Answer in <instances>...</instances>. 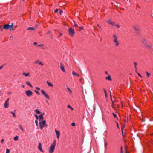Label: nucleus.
I'll use <instances>...</instances> for the list:
<instances>
[{
  "instance_id": "obj_56",
  "label": "nucleus",
  "mask_w": 153,
  "mask_h": 153,
  "mask_svg": "<svg viewBox=\"0 0 153 153\" xmlns=\"http://www.w3.org/2000/svg\"><path fill=\"white\" fill-rule=\"evenodd\" d=\"M37 44V43L36 42H34V45H36Z\"/></svg>"
},
{
  "instance_id": "obj_20",
  "label": "nucleus",
  "mask_w": 153,
  "mask_h": 153,
  "mask_svg": "<svg viewBox=\"0 0 153 153\" xmlns=\"http://www.w3.org/2000/svg\"><path fill=\"white\" fill-rule=\"evenodd\" d=\"M26 83L29 86H30L32 88L33 86L30 83L29 81H27L26 82Z\"/></svg>"
},
{
  "instance_id": "obj_63",
  "label": "nucleus",
  "mask_w": 153,
  "mask_h": 153,
  "mask_svg": "<svg viewBox=\"0 0 153 153\" xmlns=\"http://www.w3.org/2000/svg\"><path fill=\"white\" fill-rule=\"evenodd\" d=\"M112 105L113 103V101H112Z\"/></svg>"
},
{
  "instance_id": "obj_12",
  "label": "nucleus",
  "mask_w": 153,
  "mask_h": 153,
  "mask_svg": "<svg viewBox=\"0 0 153 153\" xmlns=\"http://www.w3.org/2000/svg\"><path fill=\"white\" fill-rule=\"evenodd\" d=\"M113 42L114 43V45L116 46H117L119 45V43L117 40V39H114V40L113 41Z\"/></svg>"
},
{
  "instance_id": "obj_49",
  "label": "nucleus",
  "mask_w": 153,
  "mask_h": 153,
  "mask_svg": "<svg viewBox=\"0 0 153 153\" xmlns=\"http://www.w3.org/2000/svg\"><path fill=\"white\" fill-rule=\"evenodd\" d=\"M105 74L107 75H108V72L107 71H106L105 72Z\"/></svg>"
},
{
  "instance_id": "obj_3",
  "label": "nucleus",
  "mask_w": 153,
  "mask_h": 153,
  "mask_svg": "<svg viewBox=\"0 0 153 153\" xmlns=\"http://www.w3.org/2000/svg\"><path fill=\"white\" fill-rule=\"evenodd\" d=\"M133 28L135 31V33L137 34L139 33L140 30L139 26L138 25H135L133 27Z\"/></svg>"
},
{
  "instance_id": "obj_58",
  "label": "nucleus",
  "mask_w": 153,
  "mask_h": 153,
  "mask_svg": "<svg viewBox=\"0 0 153 153\" xmlns=\"http://www.w3.org/2000/svg\"><path fill=\"white\" fill-rule=\"evenodd\" d=\"M135 70L137 69V66H135Z\"/></svg>"
},
{
  "instance_id": "obj_19",
  "label": "nucleus",
  "mask_w": 153,
  "mask_h": 153,
  "mask_svg": "<svg viewBox=\"0 0 153 153\" xmlns=\"http://www.w3.org/2000/svg\"><path fill=\"white\" fill-rule=\"evenodd\" d=\"M46 83L47 84H48V85L49 86L53 87V84L52 83L49 82L48 81H46Z\"/></svg>"
},
{
  "instance_id": "obj_9",
  "label": "nucleus",
  "mask_w": 153,
  "mask_h": 153,
  "mask_svg": "<svg viewBox=\"0 0 153 153\" xmlns=\"http://www.w3.org/2000/svg\"><path fill=\"white\" fill-rule=\"evenodd\" d=\"M55 132L57 138L58 139H59V138L60 134L59 131H58L56 129H55Z\"/></svg>"
},
{
  "instance_id": "obj_4",
  "label": "nucleus",
  "mask_w": 153,
  "mask_h": 153,
  "mask_svg": "<svg viewBox=\"0 0 153 153\" xmlns=\"http://www.w3.org/2000/svg\"><path fill=\"white\" fill-rule=\"evenodd\" d=\"M41 92L42 94L48 100L49 99V96L42 89L41 90Z\"/></svg>"
},
{
  "instance_id": "obj_38",
  "label": "nucleus",
  "mask_w": 153,
  "mask_h": 153,
  "mask_svg": "<svg viewBox=\"0 0 153 153\" xmlns=\"http://www.w3.org/2000/svg\"><path fill=\"white\" fill-rule=\"evenodd\" d=\"M4 139H1V143L3 144L4 143Z\"/></svg>"
},
{
  "instance_id": "obj_16",
  "label": "nucleus",
  "mask_w": 153,
  "mask_h": 153,
  "mask_svg": "<svg viewBox=\"0 0 153 153\" xmlns=\"http://www.w3.org/2000/svg\"><path fill=\"white\" fill-rule=\"evenodd\" d=\"M106 80H108V81H110L111 80V76L110 75H108V76H107L105 77Z\"/></svg>"
},
{
  "instance_id": "obj_60",
  "label": "nucleus",
  "mask_w": 153,
  "mask_h": 153,
  "mask_svg": "<svg viewBox=\"0 0 153 153\" xmlns=\"http://www.w3.org/2000/svg\"><path fill=\"white\" fill-rule=\"evenodd\" d=\"M120 153H123V151H122V150L121 151Z\"/></svg>"
},
{
  "instance_id": "obj_52",
  "label": "nucleus",
  "mask_w": 153,
  "mask_h": 153,
  "mask_svg": "<svg viewBox=\"0 0 153 153\" xmlns=\"http://www.w3.org/2000/svg\"><path fill=\"white\" fill-rule=\"evenodd\" d=\"M43 45V44H41V45H38V47H40V46H42V45Z\"/></svg>"
},
{
  "instance_id": "obj_43",
  "label": "nucleus",
  "mask_w": 153,
  "mask_h": 153,
  "mask_svg": "<svg viewBox=\"0 0 153 153\" xmlns=\"http://www.w3.org/2000/svg\"><path fill=\"white\" fill-rule=\"evenodd\" d=\"M147 47H148L149 48H152V45H149L147 46Z\"/></svg>"
},
{
  "instance_id": "obj_57",
  "label": "nucleus",
  "mask_w": 153,
  "mask_h": 153,
  "mask_svg": "<svg viewBox=\"0 0 153 153\" xmlns=\"http://www.w3.org/2000/svg\"><path fill=\"white\" fill-rule=\"evenodd\" d=\"M76 76H77L79 77V75L78 74H77L76 75Z\"/></svg>"
},
{
  "instance_id": "obj_37",
  "label": "nucleus",
  "mask_w": 153,
  "mask_h": 153,
  "mask_svg": "<svg viewBox=\"0 0 153 153\" xmlns=\"http://www.w3.org/2000/svg\"><path fill=\"white\" fill-rule=\"evenodd\" d=\"M35 123H36V126H38V122L37 120H35Z\"/></svg>"
},
{
  "instance_id": "obj_61",
  "label": "nucleus",
  "mask_w": 153,
  "mask_h": 153,
  "mask_svg": "<svg viewBox=\"0 0 153 153\" xmlns=\"http://www.w3.org/2000/svg\"><path fill=\"white\" fill-rule=\"evenodd\" d=\"M97 25L98 26V27L100 28V26H99V25L98 24H97Z\"/></svg>"
},
{
  "instance_id": "obj_11",
  "label": "nucleus",
  "mask_w": 153,
  "mask_h": 153,
  "mask_svg": "<svg viewBox=\"0 0 153 153\" xmlns=\"http://www.w3.org/2000/svg\"><path fill=\"white\" fill-rule=\"evenodd\" d=\"M34 63L35 64H38L41 65L42 66H43L44 64L40 61L38 60H36L35 62H34Z\"/></svg>"
},
{
  "instance_id": "obj_39",
  "label": "nucleus",
  "mask_w": 153,
  "mask_h": 153,
  "mask_svg": "<svg viewBox=\"0 0 153 153\" xmlns=\"http://www.w3.org/2000/svg\"><path fill=\"white\" fill-rule=\"evenodd\" d=\"M72 74L76 76V74L74 71H73L72 73Z\"/></svg>"
},
{
  "instance_id": "obj_64",
  "label": "nucleus",
  "mask_w": 153,
  "mask_h": 153,
  "mask_svg": "<svg viewBox=\"0 0 153 153\" xmlns=\"http://www.w3.org/2000/svg\"><path fill=\"white\" fill-rule=\"evenodd\" d=\"M137 72V69H136V72Z\"/></svg>"
},
{
  "instance_id": "obj_13",
  "label": "nucleus",
  "mask_w": 153,
  "mask_h": 153,
  "mask_svg": "<svg viewBox=\"0 0 153 153\" xmlns=\"http://www.w3.org/2000/svg\"><path fill=\"white\" fill-rule=\"evenodd\" d=\"M45 114L44 113H42L41 114L39 115V121H40L41 120H42L43 118V115Z\"/></svg>"
},
{
  "instance_id": "obj_48",
  "label": "nucleus",
  "mask_w": 153,
  "mask_h": 153,
  "mask_svg": "<svg viewBox=\"0 0 153 153\" xmlns=\"http://www.w3.org/2000/svg\"><path fill=\"white\" fill-rule=\"evenodd\" d=\"M137 74L139 76H140V77H142V76H141V75L140 73H137Z\"/></svg>"
},
{
  "instance_id": "obj_21",
  "label": "nucleus",
  "mask_w": 153,
  "mask_h": 153,
  "mask_svg": "<svg viewBox=\"0 0 153 153\" xmlns=\"http://www.w3.org/2000/svg\"><path fill=\"white\" fill-rule=\"evenodd\" d=\"M74 26L75 27H78V25L77 24H76L75 22H74ZM79 27L82 29L83 28V27H82L79 26Z\"/></svg>"
},
{
  "instance_id": "obj_59",
  "label": "nucleus",
  "mask_w": 153,
  "mask_h": 153,
  "mask_svg": "<svg viewBox=\"0 0 153 153\" xmlns=\"http://www.w3.org/2000/svg\"><path fill=\"white\" fill-rule=\"evenodd\" d=\"M121 151L122 150V147H121L120 148Z\"/></svg>"
},
{
  "instance_id": "obj_14",
  "label": "nucleus",
  "mask_w": 153,
  "mask_h": 153,
  "mask_svg": "<svg viewBox=\"0 0 153 153\" xmlns=\"http://www.w3.org/2000/svg\"><path fill=\"white\" fill-rule=\"evenodd\" d=\"M60 68L61 70L63 72H65V71L64 69V66L62 65V64L60 63Z\"/></svg>"
},
{
  "instance_id": "obj_53",
  "label": "nucleus",
  "mask_w": 153,
  "mask_h": 153,
  "mask_svg": "<svg viewBox=\"0 0 153 153\" xmlns=\"http://www.w3.org/2000/svg\"><path fill=\"white\" fill-rule=\"evenodd\" d=\"M123 128H122V129H121V130H122V135L123 136Z\"/></svg>"
},
{
  "instance_id": "obj_23",
  "label": "nucleus",
  "mask_w": 153,
  "mask_h": 153,
  "mask_svg": "<svg viewBox=\"0 0 153 153\" xmlns=\"http://www.w3.org/2000/svg\"><path fill=\"white\" fill-rule=\"evenodd\" d=\"M34 111L36 113L38 114H39L41 113L40 111L38 110V109L35 110Z\"/></svg>"
},
{
  "instance_id": "obj_10",
  "label": "nucleus",
  "mask_w": 153,
  "mask_h": 153,
  "mask_svg": "<svg viewBox=\"0 0 153 153\" xmlns=\"http://www.w3.org/2000/svg\"><path fill=\"white\" fill-rule=\"evenodd\" d=\"M38 148L39 149V150L40 151H41V152H44V151L42 149L41 144L40 142H39V146H38Z\"/></svg>"
},
{
  "instance_id": "obj_44",
  "label": "nucleus",
  "mask_w": 153,
  "mask_h": 153,
  "mask_svg": "<svg viewBox=\"0 0 153 153\" xmlns=\"http://www.w3.org/2000/svg\"><path fill=\"white\" fill-rule=\"evenodd\" d=\"M115 25L118 28H119L120 27V26L118 25Z\"/></svg>"
},
{
  "instance_id": "obj_8",
  "label": "nucleus",
  "mask_w": 153,
  "mask_h": 153,
  "mask_svg": "<svg viewBox=\"0 0 153 153\" xmlns=\"http://www.w3.org/2000/svg\"><path fill=\"white\" fill-rule=\"evenodd\" d=\"M3 28L6 30L9 29L10 31V27L8 24L4 25L3 26Z\"/></svg>"
},
{
  "instance_id": "obj_34",
  "label": "nucleus",
  "mask_w": 153,
  "mask_h": 153,
  "mask_svg": "<svg viewBox=\"0 0 153 153\" xmlns=\"http://www.w3.org/2000/svg\"><path fill=\"white\" fill-rule=\"evenodd\" d=\"M67 108H70L72 110H73V108L71 107L70 105H68L67 106Z\"/></svg>"
},
{
  "instance_id": "obj_1",
  "label": "nucleus",
  "mask_w": 153,
  "mask_h": 153,
  "mask_svg": "<svg viewBox=\"0 0 153 153\" xmlns=\"http://www.w3.org/2000/svg\"><path fill=\"white\" fill-rule=\"evenodd\" d=\"M56 144V141L54 140L53 141V143L50 146L49 150V153H52L54 150L55 146Z\"/></svg>"
},
{
  "instance_id": "obj_50",
  "label": "nucleus",
  "mask_w": 153,
  "mask_h": 153,
  "mask_svg": "<svg viewBox=\"0 0 153 153\" xmlns=\"http://www.w3.org/2000/svg\"><path fill=\"white\" fill-rule=\"evenodd\" d=\"M134 65L135 66H136V65H137V63H136V62H134Z\"/></svg>"
},
{
  "instance_id": "obj_45",
  "label": "nucleus",
  "mask_w": 153,
  "mask_h": 153,
  "mask_svg": "<svg viewBox=\"0 0 153 153\" xmlns=\"http://www.w3.org/2000/svg\"><path fill=\"white\" fill-rule=\"evenodd\" d=\"M143 43H144V44H146V40H145V39H144L143 40Z\"/></svg>"
},
{
  "instance_id": "obj_33",
  "label": "nucleus",
  "mask_w": 153,
  "mask_h": 153,
  "mask_svg": "<svg viewBox=\"0 0 153 153\" xmlns=\"http://www.w3.org/2000/svg\"><path fill=\"white\" fill-rule=\"evenodd\" d=\"M146 73L147 74V76L148 77H149V76L150 75H151V74L149 73L148 72H146Z\"/></svg>"
},
{
  "instance_id": "obj_40",
  "label": "nucleus",
  "mask_w": 153,
  "mask_h": 153,
  "mask_svg": "<svg viewBox=\"0 0 153 153\" xmlns=\"http://www.w3.org/2000/svg\"><path fill=\"white\" fill-rule=\"evenodd\" d=\"M71 126H75V124L74 123H71Z\"/></svg>"
},
{
  "instance_id": "obj_15",
  "label": "nucleus",
  "mask_w": 153,
  "mask_h": 153,
  "mask_svg": "<svg viewBox=\"0 0 153 153\" xmlns=\"http://www.w3.org/2000/svg\"><path fill=\"white\" fill-rule=\"evenodd\" d=\"M107 22L111 24L112 25H115L114 22H111V20H108L107 21Z\"/></svg>"
},
{
  "instance_id": "obj_6",
  "label": "nucleus",
  "mask_w": 153,
  "mask_h": 153,
  "mask_svg": "<svg viewBox=\"0 0 153 153\" xmlns=\"http://www.w3.org/2000/svg\"><path fill=\"white\" fill-rule=\"evenodd\" d=\"M25 92L26 95L28 97L31 96L33 94V92L30 90H27Z\"/></svg>"
},
{
  "instance_id": "obj_27",
  "label": "nucleus",
  "mask_w": 153,
  "mask_h": 153,
  "mask_svg": "<svg viewBox=\"0 0 153 153\" xmlns=\"http://www.w3.org/2000/svg\"><path fill=\"white\" fill-rule=\"evenodd\" d=\"M67 88L70 92V93L71 94L72 92V91L70 90V88L69 87H67Z\"/></svg>"
},
{
  "instance_id": "obj_22",
  "label": "nucleus",
  "mask_w": 153,
  "mask_h": 153,
  "mask_svg": "<svg viewBox=\"0 0 153 153\" xmlns=\"http://www.w3.org/2000/svg\"><path fill=\"white\" fill-rule=\"evenodd\" d=\"M103 89L104 90V92L105 93V97L107 98L108 97V95H107V93L106 92V91L105 89Z\"/></svg>"
},
{
  "instance_id": "obj_41",
  "label": "nucleus",
  "mask_w": 153,
  "mask_h": 153,
  "mask_svg": "<svg viewBox=\"0 0 153 153\" xmlns=\"http://www.w3.org/2000/svg\"><path fill=\"white\" fill-rule=\"evenodd\" d=\"M59 9H56L54 11V12L55 13H57L58 10H59Z\"/></svg>"
},
{
  "instance_id": "obj_29",
  "label": "nucleus",
  "mask_w": 153,
  "mask_h": 153,
  "mask_svg": "<svg viewBox=\"0 0 153 153\" xmlns=\"http://www.w3.org/2000/svg\"><path fill=\"white\" fill-rule=\"evenodd\" d=\"M34 91L36 93V94H37L38 95H39L40 93H39V92L38 91L36 90H35Z\"/></svg>"
},
{
  "instance_id": "obj_42",
  "label": "nucleus",
  "mask_w": 153,
  "mask_h": 153,
  "mask_svg": "<svg viewBox=\"0 0 153 153\" xmlns=\"http://www.w3.org/2000/svg\"><path fill=\"white\" fill-rule=\"evenodd\" d=\"M116 124H117V128L118 129H119L120 128H119V125H118V123L117 122H116Z\"/></svg>"
},
{
  "instance_id": "obj_30",
  "label": "nucleus",
  "mask_w": 153,
  "mask_h": 153,
  "mask_svg": "<svg viewBox=\"0 0 153 153\" xmlns=\"http://www.w3.org/2000/svg\"><path fill=\"white\" fill-rule=\"evenodd\" d=\"M112 114H113V116L114 117V118H116L117 117V115L116 114H114V113H112Z\"/></svg>"
},
{
  "instance_id": "obj_51",
  "label": "nucleus",
  "mask_w": 153,
  "mask_h": 153,
  "mask_svg": "<svg viewBox=\"0 0 153 153\" xmlns=\"http://www.w3.org/2000/svg\"><path fill=\"white\" fill-rule=\"evenodd\" d=\"M11 93H12L11 92H10H10H8L7 93V94H11Z\"/></svg>"
},
{
  "instance_id": "obj_17",
  "label": "nucleus",
  "mask_w": 153,
  "mask_h": 153,
  "mask_svg": "<svg viewBox=\"0 0 153 153\" xmlns=\"http://www.w3.org/2000/svg\"><path fill=\"white\" fill-rule=\"evenodd\" d=\"M14 24L13 23H12L10 25V31L13 30L14 31V29L13 27V26Z\"/></svg>"
},
{
  "instance_id": "obj_2",
  "label": "nucleus",
  "mask_w": 153,
  "mask_h": 153,
  "mask_svg": "<svg viewBox=\"0 0 153 153\" xmlns=\"http://www.w3.org/2000/svg\"><path fill=\"white\" fill-rule=\"evenodd\" d=\"M40 126V128L42 129L44 127H46L47 125L46 124V121L45 120H42L39 123Z\"/></svg>"
},
{
  "instance_id": "obj_7",
  "label": "nucleus",
  "mask_w": 153,
  "mask_h": 153,
  "mask_svg": "<svg viewBox=\"0 0 153 153\" xmlns=\"http://www.w3.org/2000/svg\"><path fill=\"white\" fill-rule=\"evenodd\" d=\"M9 99L8 98L5 101L4 105V107L5 108H8L9 107Z\"/></svg>"
},
{
  "instance_id": "obj_62",
  "label": "nucleus",
  "mask_w": 153,
  "mask_h": 153,
  "mask_svg": "<svg viewBox=\"0 0 153 153\" xmlns=\"http://www.w3.org/2000/svg\"><path fill=\"white\" fill-rule=\"evenodd\" d=\"M111 99L112 96H111Z\"/></svg>"
},
{
  "instance_id": "obj_31",
  "label": "nucleus",
  "mask_w": 153,
  "mask_h": 153,
  "mask_svg": "<svg viewBox=\"0 0 153 153\" xmlns=\"http://www.w3.org/2000/svg\"><path fill=\"white\" fill-rule=\"evenodd\" d=\"M34 116H35V117L36 118V119H39V116L37 114H35Z\"/></svg>"
},
{
  "instance_id": "obj_24",
  "label": "nucleus",
  "mask_w": 153,
  "mask_h": 153,
  "mask_svg": "<svg viewBox=\"0 0 153 153\" xmlns=\"http://www.w3.org/2000/svg\"><path fill=\"white\" fill-rule=\"evenodd\" d=\"M18 138L19 137L17 136L14 138V140L15 141H17L18 139Z\"/></svg>"
},
{
  "instance_id": "obj_28",
  "label": "nucleus",
  "mask_w": 153,
  "mask_h": 153,
  "mask_svg": "<svg viewBox=\"0 0 153 153\" xmlns=\"http://www.w3.org/2000/svg\"><path fill=\"white\" fill-rule=\"evenodd\" d=\"M10 112L13 114V117H16V115H15V113L14 112H13L12 111H11Z\"/></svg>"
},
{
  "instance_id": "obj_35",
  "label": "nucleus",
  "mask_w": 153,
  "mask_h": 153,
  "mask_svg": "<svg viewBox=\"0 0 153 153\" xmlns=\"http://www.w3.org/2000/svg\"><path fill=\"white\" fill-rule=\"evenodd\" d=\"M10 152V150L8 149L7 148L6 149V153H9Z\"/></svg>"
},
{
  "instance_id": "obj_55",
  "label": "nucleus",
  "mask_w": 153,
  "mask_h": 153,
  "mask_svg": "<svg viewBox=\"0 0 153 153\" xmlns=\"http://www.w3.org/2000/svg\"><path fill=\"white\" fill-rule=\"evenodd\" d=\"M22 88H24L25 87V86L24 85H22Z\"/></svg>"
},
{
  "instance_id": "obj_46",
  "label": "nucleus",
  "mask_w": 153,
  "mask_h": 153,
  "mask_svg": "<svg viewBox=\"0 0 153 153\" xmlns=\"http://www.w3.org/2000/svg\"><path fill=\"white\" fill-rule=\"evenodd\" d=\"M113 37L114 38H117V37L115 35H113Z\"/></svg>"
},
{
  "instance_id": "obj_26",
  "label": "nucleus",
  "mask_w": 153,
  "mask_h": 153,
  "mask_svg": "<svg viewBox=\"0 0 153 153\" xmlns=\"http://www.w3.org/2000/svg\"><path fill=\"white\" fill-rule=\"evenodd\" d=\"M107 143L106 142H104V147L105 149V150H106L107 148Z\"/></svg>"
},
{
  "instance_id": "obj_18",
  "label": "nucleus",
  "mask_w": 153,
  "mask_h": 153,
  "mask_svg": "<svg viewBox=\"0 0 153 153\" xmlns=\"http://www.w3.org/2000/svg\"><path fill=\"white\" fill-rule=\"evenodd\" d=\"M37 25H36V27L35 28H34L32 27H29V28H27V30H35L36 29V28L37 27Z\"/></svg>"
},
{
  "instance_id": "obj_54",
  "label": "nucleus",
  "mask_w": 153,
  "mask_h": 153,
  "mask_svg": "<svg viewBox=\"0 0 153 153\" xmlns=\"http://www.w3.org/2000/svg\"><path fill=\"white\" fill-rule=\"evenodd\" d=\"M3 67V65H2L0 67V70Z\"/></svg>"
},
{
  "instance_id": "obj_25",
  "label": "nucleus",
  "mask_w": 153,
  "mask_h": 153,
  "mask_svg": "<svg viewBox=\"0 0 153 153\" xmlns=\"http://www.w3.org/2000/svg\"><path fill=\"white\" fill-rule=\"evenodd\" d=\"M22 75H23L25 76H28V75H29V73H24Z\"/></svg>"
},
{
  "instance_id": "obj_36",
  "label": "nucleus",
  "mask_w": 153,
  "mask_h": 153,
  "mask_svg": "<svg viewBox=\"0 0 153 153\" xmlns=\"http://www.w3.org/2000/svg\"><path fill=\"white\" fill-rule=\"evenodd\" d=\"M59 10L60 11L59 13L60 15H62L63 13V11L59 9Z\"/></svg>"
},
{
  "instance_id": "obj_32",
  "label": "nucleus",
  "mask_w": 153,
  "mask_h": 153,
  "mask_svg": "<svg viewBox=\"0 0 153 153\" xmlns=\"http://www.w3.org/2000/svg\"><path fill=\"white\" fill-rule=\"evenodd\" d=\"M19 128L22 131H23V128L22 127V126L21 125H19Z\"/></svg>"
},
{
  "instance_id": "obj_5",
  "label": "nucleus",
  "mask_w": 153,
  "mask_h": 153,
  "mask_svg": "<svg viewBox=\"0 0 153 153\" xmlns=\"http://www.w3.org/2000/svg\"><path fill=\"white\" fill-rule=\"evenodd\" d=\"M69 34L72 36L74 34V30L71 28H70L68 29Z\"/></svg>"
},
{
  "instance_id": "obj_47",
  "label": "nucleus",
  "mask_w": 153,
  "mask_h": 153,
  "mask_svg": "<svg viewBox=\"0 0 153 153\" xmlns=\"http://www.w3.org/2000/svg\"><path fill=\"white\" fill-rule=\"evenodd\" d=\"M36 89H37L38 90H40V88H39L38 87H36V88H35Z\"/></svg>"
}]
</instances>
